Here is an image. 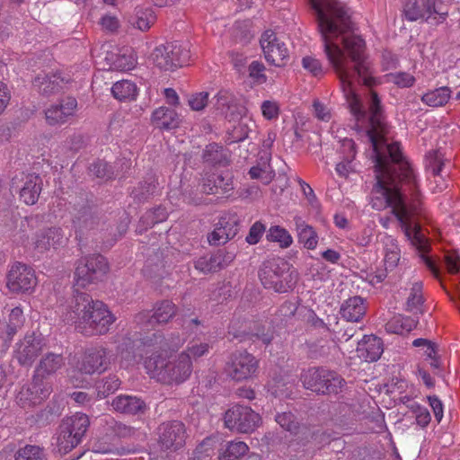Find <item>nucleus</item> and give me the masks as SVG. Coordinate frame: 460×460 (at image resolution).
<instances>
[{
  "instance_id": "50",
  "label": "nucleus",
  "mask_w": 460,
  "mask_h": 460,
  "mask_svg": "<svg viewBox=\"0 0 460 460\" xmlns=\"http://www.w3.org/2000/svg\"><path fill=\"white\" fill-rule=\"evenodd\" d=\"M449 174V170H447L446 172H438L436 174H429V189L433 192H439L444 190L447 187V176Z\"/></svg>"
},
{
  "instance_id": "31",
  "label": "nucleus",
  "mask_w": 460,
  "mask_h": 460,
  "mask_svg": "<svg viewBox=\"0 0 460 460\" xmlns=\"http://www.w3.org/2000/svg\"><path fill=\"white\" fill-rule=\"evenodd\" d=\"M225 266V255L221 252L202 256L195 261V269L204 274L215 272Z\"/></svg>"
},
{
  "instance_id": "29",
  "label": "nucleus",
  "mask_w": 460,
  "mask_h": 460,
  "mask_svg": "<svg viewBox=\"0 0 460 460\" xmlns=\"http://www.w3.org/2000/svg\"><path fill=\"white\" fill-rule=\"evenodd\" d=\"M111 93L119 102H130L136 100L138 94V88L130 80H120L113 84Z\"/></svg>"
},
{
  "instance_id": "25",
  "label": "nucleus",
  "mask_w": 460,
  "mask_h": 460,
  "mask_svg": "<svg viewBox=\"0 0 460 460\" xmlns=\"http://www.w3.org/2000/svg\"><path fill=\"white\" fill-rule=\"evenodd\" d=\"M105 354L104 349H96L85 354L78 372L87 375L102 372L106 368Z\"/></svg>"
},
{
  "instance_id": "55",
  "label": "nucleus",
  "mask_w": 460,
  "mask_h": 460,
  "mask_svg": "<svg viewBox=\"0 0 460 460\" xmlns=\"http://www.w3.org/2000/svg\"><path fill=\"white\" fill-rule=\"evenodd\" d=\"M120 385L119 380L115 377H110L102 384L98 385L97 392L100 397H106L110 394L115 392Z\"/></svg>"
},
{
  "instance_id": "33",
  "label": "nucleus",
  "mask_w": 460,
  "mask_h": 460,
  "mask_svg": "<svg viewBox=\"0 0 460 460\" xmlns=\"http://www.w3.org/2000/svg\"><path fill=\"white\" fill-rule=\"evenodd\" d=\"M417 323L416 319L399 314L394 315L387 322L385 330L391 333L403 335L415 329Z\"/></svg>"
},
{
  "instance_id": "24",
  "label": "nucleus",
  "mask_w": 460,
  "mask_h": 460,
  "mask_svg": "<svg viewBox=\"0 0 460 460\" xmlns=\"http://www.w3.org/2000/svg\"><path fill=\"white\" fill-rule=\"evenodd\" d=\"M451 157H448L442 148L430 150L425 157V166L429 174H436L438 172H446L449 170Z\"/></svg>"
},
{
  "instance_id": "59",
  "label": "nucleus",
  "mask_w": 460,
  "mask_h": 460,
  "mask_svg": "<svg viewBox=\"0 0 460 460\" xmlns=\"http://www.w3.org/2000/svg\"><path fill=\"white\" fill-rule=\"evenodd\" d=\"M422 349L427 358L430 360V366L435 368H438L439 367V363L438 359L437 358V350L435 344L432 343L431 341H429V343Z\"/></svg>"
},
{
  "instance_id": "15",
  "label": "nucleus",
  "mask_w": 460,
  "mask_h": 460,
  "mask_svg": "<svg viewBox=\"0 0 460 460\" xmlns=\"http://www.w3.org/2000/svg\"><path fill=\"white\" fill-rule=\"evenodd\" d=\"M257 368L258 361L252 354L240 352L233 357L227 371L232 378L241 381L252 376Z\"/></svg>"
},
{
  "instance_id": "54",
  "label": "nucleus",
  "mask_w": 460,
  "mask_h": 460,
  "mask_svg": "<svg viewBox=\"0 0 460 460\" xmlns=\"http://www.w3.org/2000/svg\"><path fill=\"white\" fill-rule=\"evenodd\" d=\"M445 266L448 273H460V255L456 252H447L445 254Z\"/></svg>"
},
{
  "instance_id": "44",
  "label": "nucleus",
  "mask_w": 460,
  "mask_h": 460,
  "mask_svg": "<svg viewBox=\"0 0 460 460\" xmlns=\"http://www.w3.org/2000/svg\"><path fill=\"white\" fill-rule=\"evenodd\" d=\"M261 112L266 120H277L280 114V105L275 100H265L261 104Z\"/></svg>"
},
{
  "instance_id": "52",
  "label": "nucleus",
  "mask_w": 460,
  "mask_h": 460,
  "mask_svg": "<svg viewBox=\"0 0 460 460\" xmlns=\"http://www.w3.org/2000/svg\"><path fill=\"white\" fill-rule=\"evenodd\" d=\"M302 66L314 76L321 75L323 72L321 61L312 56H305L302 58Z\"/></svg>"
},
{
  "instance_id": "12",
  "label": "nucleus",
  "mask_w": 460,
  "mask_h": 460,
  "mask_svg": "<svg viewBox=\"0 0 460 460\" xmlns=\"http://www.w3.org/2000/svg\"><path fill=\"white\" fill-rule=\"evenodd\" d=\"M266 61L276 66H281L288 58V50L285 43L281 41L272 31H266L260 40Z\"/></svg>"
},
{
  "instance_id": "34",
  "label": "nucleus",
  "mask_w": 460,
  "mask_h": 460,
  "mask_svg": "<svg viewBox=\"0 0 460 460\" xmlns=\"http://www.w3.org/2000/svg\"><path fill=\"white\" fill-rule=\"evenodd\" d=\"M296 226L299 242L303 243L305 248L314 250L318 244V234L314 229L302 221L301 218L296 219Z\"/></svg>"
},
{
  "instance_id": "27",
  "label": "nucleus",
  "mask_w": 460,
  "mask_h": 460,
  "mask_svg": "<svg viewBox=\"0 0 460 460\" xmlns=\"http://www.w3.org/2000/svg\"><path fill=\"white\" fill-rule=\"evenodd\" d=\"M62 421L64 427L69 429L75 434L74 442L82 440L90 424L88 416L81 412L66 417Z\"/></svg>"
},
{
  "instance_id": "22",
  "label": "nucleus",
  "mask_w": 460,
  "mask_h": 460,
  "mask_svg": "<svg viewBox=\"0 0 460 460\" xmlns=\"http://www.w3.org/2000/svg\"><path fill=\"white\" fill-rule=\"evenodd\" d=\"M151 121L157 128L171 130L179 127L181 119L174 110L162 106L153 111Z\"/></svg>"
},
{
  "instance_id": "18",
  "label": "nucleus",
  "mask_w": 460,
  "mask_h": 460,
  "mask_svg": "<svg viewBox=\"0 0 460 460\" xmlns=\"http://www.w3.org/2000/svg\"><path fill=\"white\" fill-rule=\"evenodd\" d=\"M237 226L238 219L235 214L223 215L216 225L215 229L208 236L209 243L214 245L227 243L237 234Z\"/></svg>"
},
{
  "instance_id": "6",
  "label": "nucleus",
  "mask_w": 460,
  "mask_h": 460,
  "mask_svg": "<svg viewBox=\"0 0 460 460\" xmlns=\"http://www.w3.org/2000/svg\"><path fill=\"white\" fill-rule=\"evenodd\" d=\"M150 60L156 67L165 71L186 66L190 60L189 44L173 41L159 45L151 53Z\"/></svg>"
},
{
  "instance_id": "53",
  "label": "nucleus",
  "mask_w": 460,
  "mask_h": 460,
  "mask_svg": "<svg viewBox=\"0 0 460 460\" xmlns=\"http://www.w3.org/2000/svg\"><path fill=\"white\" fill-rule=\"evenodd\" d=\"M249 174L252 179H259L264 184H268L270 182L272 178L274 177V173L270 166L264 165L261 166H253L250 169Z\"/></svg>"
},
{
  "instance_id": "23",
  "label": "nucleus",
  "mask_w": 460,
  "mask_h": 460,
  "mask_svg": "<svg viewBox=\"0 0 460 460\" xmlns=\"http://www.w3.org/2000/svg\"><path fill=\"white\" fill-rule=\"evenodd\" d=\"M105 59L112 70L129 71L137 65V57L131 49H124L118 54L111 52Z\"/></svg>"
},
{
  "instance_id": "30",
  "label": "nucleus",
  "mask_w": 460,
  "mask_h": 460,
  "mask_svg": "<svg viewBox=\"0 0 460 460\" xmlns=\"http://www.w3.org/2000/svg\"><path fill=\"white\" fill-rule=\"evenodd\" d=\"M63 234L59 228H48L42 230L36 235L35 248L39 251H45L50 247H55L61 243Z\"/></svg>"
},
{
  "instance_id": "19",
  "label": "nucleus",
  "mask_w": 460,
  "mask_h": 460,
  "mask_svg": "<svg viewBox=\"0 0 460 460\" xmlns=\"http://www.w3.org/2000/svg\"><path fill=\"white\" fill-rule=\"evenodd\" d=\"M41 340L35 335L26 336L15 349V358L21 365L29 366L41 350Z\"/></svg>"
},
{
  "instance_id": "28",
  "label": "nucleus",
  "mask_w": 460,
  "mask_h": 460,
  "mask_svg": "<svg viewBox=\"0 0 460 460\" xmlns=\"http://www.w3.org/2000/svg\"><path fill=\"white\" fill-rule=\"evenodd\" d=\"M111 406L117 411L136 414L144 409L145 403L134 396L119 395L113 399Z\"/></svg>"
},
{
  "instance_id": "56",
  "label": "nucleus",
  "mask_w": 460,
  "mask_h": 460,
  "mask_svg": "<svg viewBox=\"0 0 460 460\" xmlns=\"http://www.w3.org/2000/svg\"><path fill=\"white\" fill-rule=\"evenodd\" d=\"M266 227L261 221L255 222L250 228L249 234L246 236V242L249 244H256L261 240L264 234Z\"/></svg>"
},
{
  "instance_id": "35",
  "label": "nucleus",
  "mask_w": 460,
  "mask_h": 460,
  "mask_svg": "<svg viewBox=\"0 0 460 460\" xmlns=\"http://www.w3.org/2000/svg\"><path fill=\"white\" fill-rule=\"evenodd\" d=\"M155 19V14L151 8L137 7L129 22L134 28L145 31L150 29Z\"/></svg>"
},
{
  "instance_id": "9",
  "label": "nucleus",
  "mask_w": 460,
  "mask_h": 460,
  "mask_svg": "<svg viewBox=\"0 0 460 460\" xmlns=\"http://www.w3.org/2000/svg\"><path fill=\"white\" fill-rule=\"evenodd\" d=\"M224 421L233 431L252 433L261 424V417L248 406L234 405L226 411Z\"/></svg>"
},
{
  "instance_id": "5",
  "label": "nucleus",
  "mask_w": 460,
  "mask_h": 460,
  "mask_svg": "<svg viewBox=\"0 0 460 460\" xmlns=\"http://www.w3.org/2000/svg\"><path fill=\"white\" fill-rule=\"evenodd\" d=\"M382 244L383 267L368 268L360 271V278L371 286L382 283L389 271L394 270L401 260V249L397 240L385 234L380 237Z\"/></svg>"
},
{
  "instance_id": "64",
  "label": "nucleus",
  "mask_w": 460,
  "mask_h": 460,
  "mask_svg": "<svg viewBox=\"0 0 460 460\" xmlns=\"http://www.w3.org/2000/svg\"><path fill=\"white\" fill-rule=\"evenodd\" d=\"M164 96L165 98L166 102L172 106L177 107L180 104V98L176 91L172 88H165L164 90Z\"/></svg>"
},
{
  "instance_id": "10",
  "label": "nucleus",
  "mask_w": 460,
  "mask_h": 460,
  "mask_svg": "<svg viewBox=\"0 0 460 460\" xmlns=\"http://www.w3.org/2000/svg\"><path fill=\"white\" fill-rule=\"evenodd\" d=\"M356 155V145L352 139L345 137L339 140L335 163V172L339 177L351 180L360 172L361 165Z\"/></svg>"
},
{
  "instance_id": "57",
  "label": "nucleus",
  "mask_w": 460,
  "mask_h": 460,
  "mask_svg": "<svg viewBox=\"0 0 460 460\" xmlns=\"http://www.w3.org/2000/svg\"><path fill=\"white\" fill-rule=\"evenodd\" d=\"M276 421L286 430L294 431L296 429L294 415L290 412H284L276 416Z\"/></svg>"
},
{
  "instance_id": "62",
  "label": "nucleus",
  "mask_w": 460,
  "mask_h": 460,
  "mask_svg": "<svg viewBox=\"0 0 460 460\" xmlns=\"http://www.w3.org/2000/svg\"><path fill=\"white\" fill-rule=\"evenodd\" d=\"M428 400L433 410L436 420L439 422L443 418V405L441 401L436 396H429Z\"/></svg>"
},
{
  "instance_id": "2",
  "label": "nucleus",
  "mask_w": 460,
  "mask_h": 460,
  "mask_svg": "<svg viewBox=\"0 0 460 460\" xmlns=\"http://www.w3.org/2000/svg\"><path fill=\"white\" fill-rule=\"evenodd\" d=\"M60 320L86 336L103 335L116 321L108 306L87 294H77L60 308Z\"/></svg>"
},
{
  "instance_id": "40",
  "label": "nucleus",
  "mask_w": 460,
  "mask_h": 460,
  "mask_svg": "<svg viewBox=\"0 0 460 460\" xmlns=\"http://www.w3.org/2000/svg\"><path fill=\"white\" fill-rule=\"evenodd\" d=\"M422 303V284L421 282L417 281L411 284L406 303L407 310L415 314L421 312L420 307Z\"/></svg>"
},
{
  "instance_id": "21",
  "label": "nucleus",
  "mask_w": 460,
  "mask_h": 460,
  "mask_svg": "<svg viewBox=\"0 0 460 460\" xmlns=\"http://www.w3.org/2000/svg\"><path fill=\"white\" fill-rule=\"evenodd\" d=\"M384 351L383 342L380 338L374 335H366L358 342L357 352L365 361H376Z\"/></svg>"
},
{
  "instance_id": "60",
  "label": "nucleus",
  "mask_w": 460,
  "mask_h": 460,
  "mask_svg": "<svg viewBox=\"0 0 460 460\" xmlns=\"http://www.w3.org/2000/svg\"><path fill=\"white\" fill-rule=\"evenodd\" d=\"M11 99V93L6 84L0 82V115L7 108Z\"/></svg>"
},
{
  "instance_id": "11",
  "label": "nucleus",
  "mask_w": 460,
  "mask_h": 460,
  "mask_svg": "<svg viewBox=\"0 0 460 460\" xmlns=\"http://www.w3.org/2000/svg\"><path fill=\"white\" fill-rule=\"evenodd\" d=\"M37 283L35 272L31 267L22 263L11 266L6 279L9 291L16 294H31Z\"/></svg>"
},
{
  "instance_id": "63",
  "label": "nucleus",
  "mask_w": 460,
  "mask_h": 460,
  "mask_svg": "<svg viewBox=\"0 0 460 460\" xmlns=\"http://www.w3.org/2000/svg\"><path fill=\"white\" fill-rule=\"evenodd\" d=\"M101 24L108 31H114L119 28V22L117 17L105 15L102 18Z\"/></svg>"
},
{
  "instance_id": "46",
  "label": "nucleus",
  "mask_w": 460,
  "mask_h": 460,
  "mask_svg": "<svg viewBox=\"0 0 460 460\" xmlns=\"http://www.w3.org/2000/svg\"><path fill=\"white\" fill-rule=\"evenodd\" d=\"M208 349L209 346L207 342L190 341L182 353L189 355V358L191 361V359H196L205 355L208 351Z\"/></svg>"
},
{
  "instance_id": "45",
  "label": "nucleus",
  "mask_w": 460,
  "mask_h": 460,
  "mask_svg": "<svg viewBox=\"0 0 460 460\" xmlns=\"http://www.w3.org/2000/svg\"><path fill=\"white\" fill-rule=\"evenodd\" d=\"M14 460H43L42 449L37 446L27 445L16 452Z\"/></svg>"
},
{
  "instance_id": "16",
  "label": "nucleus",
  "mask_w": 460,
  "mask_h": 460,
  "mask_svg": "<svg viewBox=\"0 0 460 460\" xmlns=\"http://www.w3.org/2000/svg\"><path fill=\"white\" fill-rule=\"evenodd\" d=\"M77 102L73 97L63 99L58 103L51 104L45 111V118L49 125H61L75 116Z\"/></svg>"
},
{
  "instance_id": "13",
  "label": "nucleus",
  "mask_w": 460,
  "mask_h": 460,
  "mask_svg": "<svg viewBox=\"0 0 460 460\" xmlns=\"http://www.w3.org/2000/svg\"><path fill=\"white\" fill-rule=\"evenodd\" d=\"M51 393V387L48 383L43 380L33 381L23 386L16 395V402L22 408L31 407L40 404L43 402Z\"/></svg>"
},
{
  "instance_id": "48",
  "label": "nucleus",
  "mask_w": 460,
  "mask_h": 460,
  "mask_svg": "<svg viewBox=\"0 0 460 460\" xmlns=\"http://www.w3.org/2000/svg\"><path fill=\"white\" fill-rule=\"evenodd\" d=\"M386 81L392 82L399 87H411L415 83V77L406 72H398L385 75Z\"/></svg>"
},
{
  "instance_id": "14",
  "label": "nucleus",
  "mask_w": 460,
  "mask_h": 460,
  "mask_svg": "<svg viewBox=\"0 0 460 460\" xmlns=\"http://www.w3.org/2000/svg\"><path fill=\"white\" fill-rule=\"evenodd\" d=\"M403 14L408 21L414 22L421 18L431 19L434 14L439 15L444 21L447 13H439L435 8V0H405Z\"/></svg>"
},
{
  "instance_id": "1",
  "label": "nucleus",
  "mask_w": 460,
  "mask_h": 460,
  "mask_svg": "<svg viewBox=\"0 0 460 460\" xmlns=\"http://www.w3.org/2000/svg\"><path fill=\"white\" fill-rule=\"evenodd\" d=\"M184 340L180 336L164 337L153 333L142 340L137 348L143 358V365L151 378L166 384H180L184 382L191 374L192 363L186 353H181L177 359L167 362L168 353L177 351Z\"/></svg>"
},
{
  "instance_id": "47",
  "label": "nucleus",
  "mask_w": 460,
  "mask_h": 460,
  "mask_svg": "<svg viewBox=\"0 0 460 460\" xmlns=\"http://www.w3.org/2000/svg\"><path fill=\"white\" fill-rule=\"evenodd\" d=\"M23 323V312L20 307L12 309L7 325V336L11 338Z\"/></svg>"
},
{
  "instance_id": "4",
  "label": "nucleus",
  "mask_w": 460,
  "mask_h": 460,
  "mask_svg": "<svg viewBox=\"0 0 460 460\" xmlns=\"http://www.w3.org/2000/svg\"><path fill=\"white\" fill-rule=\"evenodd\" d=\"M260 279L265 288L286 293L296 285L298 272L288 261L278 260L261 270Z\"/></svg>"
},
{
  "instance_id": "36",
  "label": "nucleus",
  "mask_w": 460,
  "mask_h": 460,
  "mask_svg": "<svg viewBox=\"0 0 460 460\" xmlns=\"http://www.w3.org/2000/svg\"><path fill=\"white\" fill-rule=\"evenodd\" d=\"M451 97V90L443 86L432 91H429L422 95L421 101L430 107H441L447 103Z\"/></svg>"
},
{
  "instance_id": "43",
  "label": "nucleus",
  "mask_w": 460,
  "mask_h": 460,
  "mask_svg": "<svg viewBox=\"0 0 460 460\" xmlns=\"http://www.w3.org/2000/svg\"><path fill=\"white\" fill-rule=\"evenodd\" d=\"M174 313V305L172 302L164 301L155 308L152 319L159 323H166L172 317Z\"/></svg>"
},
{
  "instance_id": "26",
  "label": "nucleus",
  "mask_w": 460,
  "mask_h": 460,
  "mask_svg": "<svg viewBox=\"0 0 460 460\" xmlns=\"http://www.w3.org/2000/svg\"><path fill=\"white\" fill-rule=\"evenodd\" d=\"M341 315L349 322H358L366 314V305L360 296H353L346 300L341 308Z\"/></svg>"
},
{
  "instance_id": "49",
  "label": "nucleus",
  "mask_w": 460,
  "mask_h": 460,
  "mask_svg": "<svg viewBox=\"0 0 460 460\" xmlns=\"http://www.w3.org/2000/svg\"><path fill=\"white\" fill-rule=\"evenodd\" d=\"M208 96L207 92L193 93L188 97V105L192 111H200L207 107Z\"/></svg>"
},
{
  "instance_id": "39",
  "label": "nucleus",
  "mask_w": 460,
  "mask_h": 460,
  "mask_svg": "<svg viewBox=\"0 0 460 460\" xmlns=\"http://www.w3.org/2000/svg\"><path fill=\"white\" fill-rule=\"evenodd\" d=\"M266 238L269 242L278 243L281 248H288L293 243L291 234L279 226H272L269 228Z\"/></svg>"
},
{
  "instance_id": "37",
  "label": "nucleus",
  "mask_w": 460,
  "mask_h": 460,
  "mask_svg": "<svg viewBox=\"0 0 460 460\" xmlns=\"http://www.w3.org/2000/svg\"><path fill=\"white\" fill-rule=\"evenodd\" d=\"M249 451V447L243 441L228 442L225 448L221 450L218 460H239Z\"/></svg>"
},
{
  "instance_id": "32",
  "label": "nucleus",
  "mask_w": 460,
  "mask_h": 460,
  "mask_svg": "<svg viewBox=\"0 0 460 460\" xmlns=\"http://www.w3.org/2000/svg\"><path fill=\"white\" fill-rule=\"evenodd\" d=\"M63 365V358L60 355L48 354L40 362L34 379L42 380L49 375L55 373Z\"/></svg>"
},
{
  "instance_id": "3",
  "label": "nucleus",
  "mask_w": 460,
  "mask_h": 460,
  "mask_svg": "<svg viewBox=\"0 0 460 460\" xmlns=\"http://www.w3.org/2000/svg\"><path fill=\"white\" fill-rule=\"evenodd\" d=\"M215 105L229 121L238 119L237 124L234 125L233 129L228 133V140L234 143L246 139L252 130L251 125H254L253 119L247 116L246 108L237 103L234 95L226 90L217 93Z\"/></svg>"
},
{
  "instance_id": "51",
  "label": "nucleus",
  "mask_w": 460,
  "mask_h": 460,
  "mask_svg": "<svg viewBox=\"0 0 460 460\" xmlns=\"http://www.w3.org/2000/svg\"><path fill=\"white\" fill-rule=\"evenodd\" d=\"M214 183L210 185V183H204L203 190L208 193H217L219 190L223 193H226L232 189L231 183L227 180L225 182V179L221 175H213Z\"/></svg>"
},
{
  "instance_id": "41",
  "label": "nucleus",
  "mask_w": 460,
  "mask_h": 460,
  "mask_svg": "<svg viewBox=\"0 0 460 460\" xmlns=\"http://www.w3.org/2000/svg\"><path fill=\"white\" fill-rule=\"evenodd\" d=\"M63 79L59 75H53L52 76L36 77L33 84L39 89L40 92L49 94L56 92L60 87V83Z\"/></svg>"
},
{
  "instance_id": "20",
  "label": "nucleus",
  "mask_w": 460,
  "mask_h": 460,
  "mask_svg": "<svg viewBox=\"0 0 460 460\" xmlns=\"http://www.w3.org/2000/svg\"><path fill=\"white\" fill-rule=\"evenodd\" d=\"M42 181L35 173L24 175L22 179L19 197L26 205L35 204L41 191Z\"/></svg>"
},
{
  "instance_id": "42",
  "label": "nucleus",
  "mask_w": 460,
  "mask_h": 460,
  "mask_svg": "<svg viewBox=\"0 0 460 460\" xmlns=\"http://www.w3.org/2000/svg\"><path fill=\"white\" fill-rule=\"evenodd\" d=\"M375 231L376 225L374 223H369L355 234L354 236L351 237V240L357 246L367 247L371 243Z\"/></svg>"
},
{
  "instance_id": "61",
  "label": "nucleus",
  "mask_w": 460,
  "mask_h": 460,
  "mask_svg": "<svg viewBox=\"0 0 460 460\" xmlns=\"http://www.w3.org/2000/svg\"><path fill=\"white\" fill-rule=\"evenodd\" d=\"M263 70V65L256 61L252 62L249 67L250 75L255 78L260 83H263L266 80V77L262 73Z\"/></svg>"
},
{
  "instance_id": "7",
  "label": "nucleus",
  "mask_w": 460,
  "mask_h": 460,
  "mask_svg": "<svg viewBox=\"0 0 460 460\" xmlns=\"http://www.w3.org/2000/svg\"><path fill=\"white\" fill-rule=\"evenodd\" d=\"M109 270L106 259L102 255L81 258L75 266V285L85 288L89 284L102 280Z\"/></svg>"
},
{
  "instance_id": "58",
  "label": "nucleus",
  "mask_w": 460,
  "mask_h": 460,
  "mask_svg": "<svg viewBox=\"0 0 460 460\" xmlns=\"http://www.w3.org/2000/svg\"><path fill=\"white\" fill-rule=\"evenodd\" d=\"M314 110L316 118L323 121H329L332 118L330 110L322 102L315 101L314 102Z\"/></svg>"
},
{
  "instance_id": "8",
  "label": "nucleus",
  "mask_w": 460,
  "mask_h": 460,
  "mask_svg": "<svg viewBox=\"0 0 460 460\" xmlns=\"http://www.w3.org/2000/svg\"><path fill=\"white\" fill-rule=\"evenodd\" d=\"M305 388L318 394L338 393L344 380L334 372L326 369L309 368L301 376Z\"/></svg>"
},
{
  "instance_id": "38",
  "label": "nucleus",
  "mask_w": 460,
  "mask_h": 460,
  "mask_svg": "<svg viewBox=\"0 0 460 460\" xmlns=\"http://www.w3.org/2000/svg\"><path fill=\"white\" fill-rule=\"evenodd\" d=\"M75 434L70 431L69 429L64 427V422L62 421L59 426V430L57 436V448L58 451L61 454H66L71 451L74 447H75L81 441L74 442Z\"/></svg>"
},
{
  "instance_id": "17",
  "label": "nucleus",
  "mask_w": 460,
  "mask_h": 460,
  "mask_svg": "<svg viewBox=\"0 0 460 460\" xmlns=\"http://www.w3.org/2000/svg\"><path fill=\"white\" fill-rule=\"evenodd\" d=\"M159 442L162 448L176 450L185 441L184 425L180 421L164 423L159 428Z\"/></svg>"
}]
</instances>
